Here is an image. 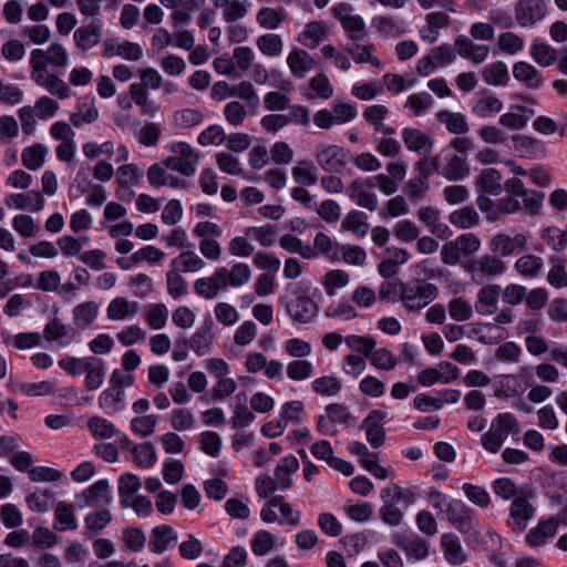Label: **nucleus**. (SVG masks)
I'll list each match as a JSON object with an SVG mask.
<instances>
[{
    "instance_id": "1",
    "label": "nucleus",
    "mask_w": 567,
    "mask_h": 567,
    "mask_svg": "<svg viewBox=\"0 0 567 567\" xmlns=\"http://www.w3.org/2000/svg\"><path fill=\"white\" fill-rule=\"evenodd\" d=\"M504 190L507 196L496 202L498 214H515L522 208L530 215L540 212L545 199L544 192L526 188L523 181L516 177L504 182Z\"/></svg>"
},
{
    "instance_id": "2",
    "label": "nucleus",
    "mask_w": 567,
    "mask_h": 567,
    "mask_svg": "<svg viewBox=\"0 0 567 567\" xmlns=\"http://www.w3.org/2000/svg\"><path fill=\"white\" fill-rule=\"evenodd\" d=\"M472 282L477 286L486 285L507 270V264L494 254H485L472 259L466 266Z\"/></svg>"
},
{
    "instance_id": "3",
    "label": "nucleus",
    "mask_w": 567,
    "mask_h": 567,
    "mask_svg": "<svg viewBox=\"0 0 567 567\" xmlns=\"http://www.w3.org/2000/svg\"><path fill=\"white\" fill-rule=\"evenodd\" d=\"M518 429L516 417L509 413H499L491 423L488 431L482 435L481 444L489 453H497L509 434Z\"/></svg>"
},
{
    "instance_id": "4",
    "label": "nucleus",
    "mask_w": 567,
    "mask_h": 567,
    "mask_svg": "<svg viewBox=\"0 0 567 567\" xmlns=\"http://www.w3.org/2000/svg\"><path fill=\"white\" fill-rule=\"evenodd\" d=\"M436 285L417 279L406 284L401 302L411 312H419L436 299Z\"/></svg>"
},
{
    "instance_id": "5",
    "label": "nucleus",
    "mask_w": 567,
    "mask_h": 567,
    "mask_svg": "<svg viewBox=\"0 0 567 567\" xmlns=\"http://www.w3.org/2000/svg\"><path fill=\"white\" fill-rule=\"evenodd\" d=\"M171 152L173 155L164 161L166 168L178 172L187 177L196 173L199 155L189 144L185 142L175 143L172 145Z\"/></svg>"
},
{
    "instance_id": "6",
    "label": "nucleus",
    "mask_w": 567,
    "mask_h": 567,
    "mask_svg": "<svg viewBox=\"0 0 567 567\" xmlns=\"http://www.w3.org/2000/svg\"><path fill=\"white\" fill-rule=\"evenodd\" d=\"M315 157L324 172L339 173L349 162V151L334 144H319L316 146Z\"/></svg>"
},
{
    "instance_id": "7",
    "label": "nucleus",
    "mask_w": 567,
    "mask_h": 567,
    "mask_svg": "<svg viewBox=\"0 0 567 567\" xmlns=\"http://www.w3.org/2000/svg\"><path fill=\"white\" fill-rule=\"evenodd\" d=\"M488 248L492 254L503 259L525 250L527 248V236L524 234H514L512 236L499 233L493 236Z\"/></svg>"
},
{
    "instance_id": "8",
    "label": "nucleus",
    "mask_w": 567,
    "mask_h": 567,
    "mask_svg": "<svg viewBox=\"0 0 567 567\" xmlns=\"http://www.w3.org/2000/svg\"><path fill=\"white\" fill-rule=\"evenodd\" d=\"M440 159V175L449 181H460L468 175L466 165L467 155L457 154L452 148H444L437 155Z\"/></svg>"
},
{
    "instance_id": "9",
    "label": "nucleus",
    "mask_w": 567,
    "mask_h": 567,
    "mask_svg": "<svg viewBox=\"0 0 567 567\" xmlns=\"http://www.w3.org/2000/svg\"><path fill=\"white\" fill-rule=\"evenodd\" d=\"M544 0H518L515 4V20L520 27H533L546 16Z\"/></svg>"
},
{
    "instance_id": "10",
    "label": "nucleus",
    "mask_w": 567,
    "mask_h": 567,
    "mask_svg": "<svg viewBox=\"0 0 567 567\" xmlns=\"http://www.w3.org/2000/svg\"><path fill=\"white\" fill-rule=\"evenodd\" d=\"M78 329L71 324L63 323L61 319H51L43 329V337L48 342H53L61 348L71 346L78 338Z\"/></svg>"
},
{
    "instance_id": "11",
    "label": "nucleus",
    "mask_w": 567,
    "mask_h": 567,
    "mask_svg": "<svg viewBox=\"0 0 567 567\" xmlns=\"http://www.w3.org/2000/svg\"><path fill=\"white\" fill-rule=\"evenodd\" d=\"M82 502L80 508L94 506L101 507L112 503L113 497L107 480H99L80 495L76 496Z\"/></svg>"
},
{
    "instance_id": "12",
    "label": "nucleus",
    "mask_w": 567,
    "mask_h": 567,
    "mask_svg": "<svg viewBox=\"0 0 567 567\" xmlns=\"http://www.w3.org/2000/svg\"><path fill=\"white\" fill-rule=\"evenodd\" d=\"M177 533L169 525L155 526L150 535L148 548L154 554H162L177 544Z\"/></svg>"
},
{
    "instance_id": "13",
    "label": "nucleus",
    "mask_w": 567,
    "mask_h": 567,
    "mask_svg": "<svg viewBox=\"0 0 567 567\" xmlns=\"http://www.w3.org/2000/svg\"><path fill=\"white\" fill-rule=\"evenodd\" d=\"M445 518L462 533H466L473 527V511L460 499H454L452 503H449Z\"/></svg>"
},
{
    "instance_id": "14",
    "label": "nucleus",
    "mask_w": 567,
    "mask_h": 567,
    "mask_svg": "<svg viewBox=\"0 0 567 567\" xmlns=\"http://www.w3.org/2000/svg\"><path fill=\"white\" fill-rule=\"evenodd\" d=\"M287 311L292 320L307 323L317 316L319 308L311 298L300 295L287 303Z\"/></svg>"
},
{
    "instance_id": "15",
    "label": "nucleus",
    "mask_w": 567,
    "mask_h": 567,
    "mask_svg": "<svg viewBox=\"0 0 567 567\" xmlns=\"http://www.w3.org/2000/svg\"><path fill=\"white\" fill-rule=\"evenodd\" d=\"M383 417V412L374 410L361 423V429L365 431L367 441L374 449L382 446L385 441Z\"/></svg>"
},
{
    "instance_id": "16",
    "label": "nucleus",
    "mask_w": 567,
    "mask_h": 567,
    "mask_svg": "<svg viewBox=\"0 0 567 567\" xmlns=\"http://www.w3.org/2000/svg\"><path fill=\"white\" fill-rule=\"evenodd\" d=\"M214 321L206 319L189 338V348L199 357L207 354L214 343Z\"/></svg>"
},
{
    "instance_id": "17",
    "label": "nucleus",
    "mask_w": 567,
    "mask_h": 567,
    "mask_svg": "<svg viewBox=\"0 0 567 567\" xmlns=\"http://www.w3.org/2000/svg\"><path fill=\"white\" fill-rule=\"evenodd\" d=\"M440 369H450V374L445 375L434 368H429L422 370L417 374V382L424 386H431L435 383H451L460 377V369L447 361H442L439 363Z\"/></svg>"
},
{
    "instance_id": "18",
    "label": "nucleus",
    "mask_w": 567,
    "mask_h": 567,
    "mask_svg": "<svg viewBox=\"0 0 567 567\" xmlns=\"http://www.w3.org/2000/svg\"><path fill=\"white\" fill-rule=\"evenodd\" d=\"M557 529L558 520L555 517L542 519L528 532L526 543L530 547H542L556 535Z\"/></svg>"
},
{
    "instance_id": "19",
    "label": "nucleus",
    "mask_w": 567,
    "mask_h": 567,
    "mask_svg": "<svg viewBox=\"0 0 567 567\" xmlns=\"http://www.w3.org/2000/svg\"><path fill=\"white\" fill-rule=\"evenodd\" d=\"M4 203L10 208L29 209L38 213L43 209L45 200L40 192L32 190L28 193L10 194L4 198Z\"/></svg>"
},
{
    "instance_id": "20",
    "label": "nucleus",
    "mask_w": 567,
    "mask_h": 567,
    "mask_svg": "<svg viewBox=\"0 0 567 567\" xmlns=\"http://www.w3.org/2000/svg\"><path fill=\"white\" fill-rule=\"evenodd\" d=\"M140 311V302L131 301L125 297H116L110 301L106 316L112 321H124L135 317Z\"/></svg>"
},
{
    "instance_id": "21",
    "label": "nucleus",
    "mask_w": 567,
    "mask_h": 567,
    "mask_svg": "<svg viewBox=\"0 0 567 567\" xmlns=\"http://www.w3.org/2000/svg\"><path fill=\"white\" fill-rule=\"evenodd\" d=\"M103 21L99 18H93L89 24L83 25L75 30L74 41L75 44L82 50H89L100 42Z\"/></svg>"
},
{
    "instance_id": "22",
    "label": "nucleus",
    "mask_w": 567,
    "mask_h": 567,
    "mask_svg": "<svg viewBox=\"0 0 567 567\" xmlns=\"http://www.w3.org/2000/svg\"><path fill=\"white\" fill-rule=\"evenodd\" d=\"M441 547L444 559L452 566H458L467 560L460 537L453 533H445L441 537Z\"/></svg>"
},
{
    "instance_id": "23",
    "label": "nucleus",
    "mask_w": 567,
    "mask_h": 567,
    "mask_svg": "<svg viewBox=\"0 0 567 567\" xmlns=\"http://www.w3.org/2000/svg\"><path fill=\"white\" fill-rule=\"evenodd\" d=\"M501 287L498 285H483L477 292L475 309L480 315H494L498 309Z\"/></svg>"
},
{
    "instance_id": "24",
    "label": "nucleus",
    "mask_w": 567,
    "mask_h": 567,
    "mask_svg": "<svg viewBox=\"0 0 567 567\" xmlns=\"http://www.w3.org/2000/svg\"><path fill=\"white\" fill-rule=\"evenodd\" d=\"M509 516L512 518V523L509 524L513 529L523 532L534 516V507L528 503L526 497L516 496L511 505Z\"/></svg>"
},
{
    "instance_id": "25",
    "label": "nucleus",
    "mask_w": 567,
    "mask_h": 567,
    "mask_svg": "<svg viewBox=\"0 0 567 567\" xmlns=\"http://www.w3.org/2000/svg\"><path fill=\"white\" fill-rule=\"evenodd\" d=\"M402 140L409 151L419 154H430L433 150V140L417 128L406 127L402 131Z\"/></svg>"
},
{
    "instance_id": "26",
    "label": "nucleus",
    "mask_w": 567,
    "mask_h": 567,
    "mask_svg": "<svg viewBox=\"0 0 567 567\" xmlns=\"http://www.w3.org/2000/svg\"><path fill=\"white\" fill-rule=\"evenodd\" d=\"M287 65L293 76L302 79L313 69L315 61L306 50L293 48L287 56Z\"/></svg>"
},
{
    "instance_id": "27",
    "label": "nucleus",
    "mask_w": 567,
    "mask_h": 567,
    "mask_svg": "<svg viewBox=\"0 0 567 567\" xmlns=\"http://www.w3.org/2000/svg\"><path fill=\"white\" fill-rule=\"evenodd\" d=\"M328 37V27L322 21H312L306 24L298 35V42L308 49H316Z\"/></svg>"
},
{
    "instance_id": "28",
    "label": "nucleus",
    "mask_w": 567,
    "mask_h": 567,
    "mask_svg": "<svg viewBox=\"0 0 567 567\" xmlns=\"http://www.w3.org/2000/svg\"><path fill=\"white\" fill-rule=\"evenodd\" d=\"M513 75L515 80L524 83L529 89L543 86V74L530 63L519 61L513 65Z\"/></svg>"
},
{
    "instance_id": "29",
    "label": "nucleus",
    "mask_w": 567,
    "mask_h": 567,
    "mask_svg": "<svg viewBox=\"0 0 567 567\" xmlns=\"http://www.w3.org/2000/svg\"><path fill=\"white\" fill-rule=\"evenodd\" d=\"M560 50H556L547 42L535 39L529 48L532 59L542 68H548L557 62Z\"/></svg>"
},
{
    "instance_id": "30",
    "label": "nucleus",
    "mask_w": 567,
    "mask_h": 567,
    "mask_svg": "<svg viewBox=\"0 0 567 567\" xmlns=\"http://www.w3.org/2000/svg\"><path fill=\"white\" fill-rule=\"evenodd\" d=\"M78 526L74 506L65 502H59L54 509L53 528L63 533L66 530H75Z\"/></svg>"
},
{
    "instance_id": "31",
    "label": "nucleus",
    "mask_w": 567,
    "mask_h": 567,
    "mask_svg": "<svg viewBox=\"0 0 567 567\" xmlns=\"http://www.w3.org/2000/svg\"><path fill=\"white\" fill-rule=\"evenodd\" d=\"M194 244L187 245L178 257L171 261V267L184 272H196L205 268V261L193 250Z\"/></svg>"
},
{
    "instance_id": "32",
    "label": "nucleus",
    "mask_w": 567,
    "mask_h": 567,
    "mask_svg": "<svg viewBox=\"0 0 567 567\" xmlns=\"http://www.w3.org/2000/svg\"><path fill=\"white\" fill-rule=\"evenodd\" d=\"M514 146L520 156L526 158H543L546 156L545 144L534 137L527 135H518L513 138Z\"/></svg>"
},
{
    "instance_id": "33",
    "label": "nucleus",
    "mask_w": 567,
    "mask_h": 567,
    "mask_svg": "<svg viewBox=\"0 0 567 567\" xmlns=\"http://www.w3.org/2000/svg\"><path fill=\"white\" fill-rule=\"evenodd\" d=\"M514 269L523 278L535 279L544 269V260L533 254L523 255L515 261Z\"/></svg>"
},
{
    "instance_id": "34",
    "label": "nucleus",
    "mask_w": 567,
    "mask_h": 567,
    "mask_svg": "<svg viewBox=\"0 0 567 567\" xmlns=\"http://www.w3.org/2000/svg\"><path fill=\"white\" fill-rule=\"evenodd\" d=\"M503 102L487 91L480 92V99L472 106V112L480 117H492L503 110Z\"/></svg>"
},
{
    "instance_id": "35",
    "label": "nucleus",
    "mask_w": 567,
    "mask_h": 567,
    "mask_svg": "<svg viewBox=\"0 0 567 567\" xmlns=\"http://www.w3.org/2000/svg\"><path fill=\"white\" fill-rule=\"evenodd\" d=\"M72 315L75 328L85 330L90 328L96 320L99 315V306L95 301H85L75 306Z\"/></svg>"
},
{
    "instance_id": "36",
    "label": "nucleus",
    "mask_w": 567,
    "mask_h": 567,
    "mask_svg": "<svg viewBox=\"0 0 567 567\" xmlns=\"http://www.w3.org/2000/svg\"><path fill=\"white\" fill-rule=\"evenodd\" d=\"M476 183L482 192L491 196H498L504 190V185H502V174L495 168L483 169L477 177Z\"/></svg>"
},
{
    "instance_id": "37",
    "label": "nucleus",
    "mask_w": 567,
    "mask_h": 567,
    "mask_svg": "<svg viewBox=\"0 0 567 567\" xmlns=\"http://www.w3.org/2000/svg\"><path fill=\"white\" fill-rule=\"evenodd\" d=\"M293 181L300 185L299 187H309L318 181V168L317 166L308 161H299L291 169Z\"/></svg>"
},
{
    "instance_id": "38",
    "label": "nucleus",
    "mask_w": 567,
    "mask_h": 567,
    "mask_svg": "<svg viewBox=\"0 0 567 567\" xmlns=\"http://www.w3.org/2000/svg\"><path fill=\"white\" fill-rule=\"evenodd\" d=\"M373 24L384 37L398 38L405 33V23L399 17L379 16L373 19Z\"/></svg>"
},
{
    "instance_id": "39",
    "label": "nucleus",
    "mask_w": 567,
    "mask_h": 567,
    "mask_svg": "<svg viewBox=\"0 0 567 567\" xmlns=\"http://www.w3.org/2000/svg\"><path fill=\"white\" fill-rule=\"evenodd\" d=\"M30 511L35 513H48L54 504V493L49 488H37L25 498Z\"/></svg>"
},
{
    "instance_id": "40",
    "label": "nucleus",
    "mask_w": 567,
    "mask_h": 567,
    "mask_svg": "<svg viewBox=\"0 0 567 567\" xmlns=\"http://www.w3.org/2000/svg\"><path fill=\"white\" fill-rule=\"evenodd\" d=\"M333 95V86L330 83L328 76L323 73H319L310 79L309 89L305 93L308 100H328Z\"/></svg>"
},
{
    "instance_id": "41",
    "label": "nucleus",
    "mask_w": 567,
    "mask_h": 567,
    "mask_svg": "<svg viewBox=\"0 0 567 567\" xmlns=\"http://www.w3.org/2000/svg\"><path fill=\"white\" fill-rule=\"evenodd\" d=\"M99 405L109 414L117 413L126 405L125 392L109 386L100 394Z\"/></svg>"
},
{
    "instance_id": "42",
    "label": "nucleus",
    "mask_w": 567,
    "mask_h": 567,
    "mask_svg": "<svg viewBox=\"0 0 567 567\" xmlns=\"http://www.w3.org/2000/svg\"><path fill=\"white\" fill-rule=\"evenodd\" d=\"M439 122L446 126V130L452 134H466L470 130L466 117L462 113H455L447 110H442L436 113Z\"/></svg>"
},
{
    "instance_id": "43",
    "label": "nucleus",
    "mask_w": 567,
    "mask_h": 567,
    "mask_svg": "<svg viewBox=\"0 0 567 567\" xmlns=\"http://www.w3.org/2000/svg\"><path fill=\"white\" fill-rule=\"evenodd\" d=\"M279 245L281 248H284L286 251L290 254H298L302 258L311 260L317 258V254L315 252V249L309 244H305L301 239L296 237L291 234L284 235L280 240Z\"/></svg>"
},
{
    "instance_id": "44",
    "label": "nucleus",
    "mask_w": 567,
    "mask_h": 567,
    "mask_svg": "<svg viewBox=\"0 0 567 567\" xmlns=\"http://www.w3.org/2000/svg\"><path fill=\"white\" fill-rule=\"evenodd\" d=\"M482 76L486 84L493 86L506 85L509 81L507 66L502 61H496L486 66L482 72Z\"/></svg>"
},
{
    "instance_id": "45",
    "label": "nucleus",
    "mask_w": 567,
    "mask_h": 567,
    "mask_svg": "<svg viewBox=\"0 0 567 567\" xmlns=\"http://www.w3.org/2000/svg\"><path fill=\"white\" fill-rule=\"evenodd\" d=\"M341 227L353 233L355 236L363 237L368 234L370 225L367 221L365 213L351 210L342 220Z\"/></svg>"
},
{
    "instance_id": "46",
    "label": "nucleus",
    "mask_w": 567,
    "mask_h": 567,
    "mask_svg": "<svg viewBox=\"0 0 567 567\" xmlns=\"http://www.w3.org/2000/svg\"><path fill=\"white\" fill-rule=\"evenodd\" d=\"M47 152V147L40 143L25 147L21 154L22 164L30 171H37L43 166Z\"/></svg>"
},
{
    "instance_id": "47",
    "label": "nucleus",
    "mask_w": 567,
    "mask_h": 567,
    "mask_svg": "<svg viewBox=\"0 0 567 567\" xmlns=\"http://www.w3.org/2000/svg\"><path fill=\"white\" fill-rule=\"evenodd\" d=\"M92 361L93 362H90L84 371L86 373L84 383L89 391L99 389L105 378L104 362L95 357L92 358Z\"/></svg>"
},
{
    "instance_id": "48",
    "label": "nucleus",
    "mask_w": 567,
    "mask_h": 567,
    "mask_svg": "<svg viewBox=\"0 0 567 567\" xmlns=\"http://www.w3.org/2000/svg\"><path fill=\"white\" fill-rule=\"evenodd\" d=\"M406 284L400 278L384 280L379 288V298L391 302L401 301Z\"/></svg>"
},
{
    "instance_id": "49",
    "label": "nucleus",
    "mask_w": 567,
    "mask_h": 567,
    "mask_svg": "<svg viewBox=\"0 0 567 567\" xmlns=\"http://www.w3.org/2000/svg\"><path fill=\"white\" fill-rule=\"evenodd\" d=\"M131 452L135 464L140 467L150 468L157 461L156 451L150 442L133 445Z\"/></svg>"
},
{
    "instance_id": "50",
    "label": "nucleus",
    "mask_w": 567,
    "mask_h": 567,
    "mask_svg": "<svg viewBox=\"0 0 567 567\" xmlns=\"http://www.w3.org/2000/svg\"><path fill=\"white\" fill-rule=\"evenodd\" d=\"M167 320L168 309L164 303H151L145 308V321L152 329H163Z\"/></svg>"
},
{
    "instance_id": "51",
    "label": "nucleus",
    "mask_w": 567,
    "mask_h": 567,
    "mask_svg": "<svg viewBox=\"0 0 567 567\" xmlns=\"http://www.w3.org/2000/svg\"><path fill=\"white\" fill-rule=\"evenodd\" d=\"M368 360L374 368L384 371H392L398 364L396 357L386 348L377 349L374 347L368 357Z\"/></svg>"
},
{
    "instance_id": "52",
    "label": "nucleus",
    "mask_w": 567,
    "mask_h": 567,
    "mask_svg": "<svg viewBox=\"0 0 567 567\" xmlns=\"http://www.w3.org/2000/svg\"><path fill=\"white\" fill-rule=\"evenodd\" d=\"M87 427L95 439H111L120 433L111 421L101 416L90 417Z\"/></svg>"
},
{
    "instance_id": "53",
    "label": "nucleus",
    "mask_w": 567,
    "mask_h": 567,
    "mask_svg": "<svg viewBox=\"0 0 567 567\" xmlns=\"http://www.w3.org/2000/svg\"><path fill=\"white\" fill-rule=\"evenodd\" d=\"M230 96H236L244 100L247 104V107L252 111H256L259 107V96L252 84L248 81H243L231 87Z\"/></svg>"
},
{
    "instance_id": "54",
    "label": "nucleus",
    "mask_w": 567,
    "mask_h": 567,
    "mask_svg": "<svg viewBox=\"0 0 567 567\" xmlns=\"http://www.w3.org/2000/svg\"><path fill=\"white\" fill-rule=\"evenodd\" d=\"M434 99L430 93L419 92L409 95L404 107L409 109L414 116H421L432 107Z\"/></svg>"
},
{
    "instance_id": "55",
    "label": "nucleus",
    "mask_w": 567,
    "mask_h": 567,
    "mask_svg": "<svg viewBox=\"0 0 567 567\" xmlns=\"http://www.w3.org/2000/svg\"><path fill=\"white\" fill-rule=\"evenodd\" d=\"M315 367L312 362L305 359H296L286 368L287 377L292 381H303L312 377Z\"/></svg>"
},
{
    "instance_id": "56",
    "label": "nucleus",
    "mask_w": 567,
    "mask_h": 567,
    "mask_svg": "<svg viewBox=\"0 0 567 567\" xmlns=\"http://www.w3.org/2000/svg\"><path fill=\"white\" fill-rule=\"evenodd\" d=\"M277 543L276 537L268 530H258L251 538L250 546L251 550L256 556H265Z\"/></svg>"
},
{
    "instance_id": "57",
    "label": "nucleus",
    "mask_w": 567,
    "mask_h": 567,
    "mask_svg": "<svg viewBox=\"0 0 567 567\" xmlns=\"http://www.w3.org/2000/svg\"><path fill=\"white\" fill-rule=\"evenodd\" d=\"M257 48L268 56H278L284 50V41L279 34L267 33L257 39Z\"/></svg>"
},
{
    "instance_id": "58",
    "label": "nucleus",
    "mask_w": 567,
    "mask_h": 567,
    "mask_svg": "<svg viewBox=\"0 0 567 567\" xmlns=\"http://www.w3.org/2000/svg\"><path fill=\"white\" fill-rule=\"evenodd\" d=\"M312 390L323 396H334L340 393L342 384L334 375L317 378L311 383Z\"/></svg>"
},
{
    "instance_id": "59",
    "label": "nucleus",
    "mask_w": 567,
    "mask_h": 567,
    "mask_svg": "<svg viewBox=\"0 0 567 567\" xmlns=\"http://www.w3.org/2000/svg\"><path fill=\"white\" fill-rule=\"evenodd\" d=\"M450 317L455 321H466L473 317L471 302L464 297H454L447 303Z\"/></svg>"
},
{
    "instance_id": "60",
    "label": "nucleus",
    "mask_w": 567,
    "mask_h": 567,
    "mask_svg": "<svg viewBox=\"0 0 567 567\" xmlns=\"http://www.w3.org/2000/svg\"><path fill=\"white\" fill-rule=\"evenodd\" d=\"M395 544L405 551L409 558L421 560L429 555V542L421 537H415L405 542L399 540L395 542Z\"/></svg>"
},
{
    "instance_id": "61",
    "label": "nucleus",
    "mask_w": 567,
    "mask_h": 567,
    "mask_svg": "<svg viewBox=\"0 0 567 567\" xmlns=\"http://www.w3.org/2000/svg\"><path fill=\"white\" fill-rule=\"evenodd\" d=\"M478 219L480 217L477 212L471 206H465L450 215V223L462 229L471 228L477 225Z\"/></svg>"
},
{
    "instance_id": "62",
    "label": "nucleus",
    "mask_w": 567,
    "mask_h": 567,
    "mask_svg": "<svg viewBox=\"0 0 567 567\" xmlns=\"http://www.w3.org/2000/svg\"><path fill=\"white\" fill-rule=\"evenodd\" d=\"M130 94L133 102L141 107L143 114L154 116L156 107L150 101L147 91L140 83L130 85Z\"/></svg>"
},
{
    "instance_id": "63",
    "label": "nucleus",
    "mask_w": 567,
    "mask_h": 567,
    "mask_svg": "<svg viewBox=\"0 0 567 567\" xmlns=\"http://www.w3.org/2000/svg\"><path fill=\"white\" fill-rule=\"evenodd\" d=\"M362 40H349L344 50L352 56L355 63H367L370 54L375 51L373 44H364Z\"/></svg>"
},
{
    "instance_id": "64",
    "label": "nucleus",
    "mask_w": 567,
    "mask_h": 567,
    "mask_svg": "<svg viewBox=\"0 0 567 567\" xmlns=\"http://www.w3.org/2000/svg\"><path fill=\"white\" fill-rule=\"evenodd\" d=\"M550 262L553 264V267L547 276L549 285L555 288L567 287V271L564 266V259L559 256H554L550 258Z\"/></svg>"
}]
</instances>
